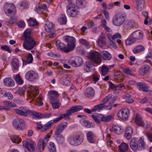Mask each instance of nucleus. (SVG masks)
Returning a JSON list of instances; mask_svg holds the SVG:
<instances>
[{"label":"nucleus","instance_id":"nucleus-44","mask_svg":"<svg viewBox=\"0 0 152 152\" xmlns=\"http://www.w3.org/2000/svg\"><path fill=\"white\" fill-rule=\"evenodd\" d=\"M48 149L50 152H56V146L54 143L52 142H49Z\"/></svg>","mask_w":152,"mask_h":152},{"label":"nucleus","instance_id":"nucleus-16","mask_svg":"<svg viewBox=\"0 0 152 152\" xmlns=\"http://www.w3.org/2000/svg\"><path fill=\"white\" fill-rule=\"evenodd\" d=\"M68 63L74 67H78L83 64L82 58L78 56H75L73 60H69Z\"/></svg>","mask_w":152,"mask_h":152},{"label":"nucleus","instance_id":"nucleus-20","mask_svg":"<svg viewBox=\"0 0 152 152\" xmlns=\"http://www.w3.org/2000/svg\"><path fill=\"white\" fill-rule=\"evenodd\" d=\"M56 45L58 49H60L65 53H67L70 52V51H67L68 47H66L65 44L61 42L59 40H58L56 41Z\"/></svg>","mask_w":152,"mask_h":152},{"label":"nucleus","instance_id":"nucleus-23","mask_svg":"<svg viewBox=\"0 0 152 152\" xmlns=\"http://www.w3.org/2000/svg\"><path fill=\"white\" fill-rule=\"evenodd\" d=\"M55 137L57 143L59 145H62L64 142V138L60 133L55 132Z\"/></svg>","mask_w":152,"mask_h":152},{"label":"nucleus","instance_id":"nucleus-52","mask_svg":"<svg viewBox=\"0 0 152 152\" xmlns=\"http://www.w3.org/2000/svg\"><path fill=\"white\" fill-rule=\"evenodd\" d=\"M79 42L81 45H84L87 49H88L90 47L89 44L86 40L81 39H79Z\"/></svg>","mask_w":152,"mask_h":152},{"label":"nucleus","instance_id":"nucleus-55","mask_svg":"<svg viewBox=\"0 0 152 152\" xmlns=\"http://www.w3.org/2000/svg\"><path fill=\"white\" fill-rule=\"evenodd\" d=\"M112 96V94H110L104 98L101 101V103L103 104H105L108 102Z\"/></svg>","mask_w":152,"mask_h":152},{"label":"nucleus","instance_id":"nucleus-18","mask_svg":"<svg viewBox=\"0 0 152 152\" xmlns=\"http://www.w3.org/2000/svg\"><path fill=\"white\" fill-rule=\"evenodd\" d=\"M150 71V67L147 65H143L140 68L138 73L140 75L144 76L147 74Z\"/></svg>","mask_w":152,"mask_h":152},{"label":"nucleus","instance_id":"nucleus-51","mask_svg":"<svg viewBox=\"0 0 152 152\" xmlns=\"http://www.w3.org/2000/svg\"><path fill=\"white\" fill-rule=\"evenodd\" d=\"M14 79L20 85L22 84L23 83V81L21 79L19 74H17L14 77Z\"/></svg>","mask_w":152,"mask_h":152},{"label":"nucleus","instance_id":"nucleus-28","mask_svg":"<svg viewBox=\"0 0 152 152\" xmlns=\"http://www.w3.org/2000/svg\"><path fill=\"white\" fill-rule=\"evenodd\" d=\"M100 56L104 60H110L112 58V55L107 51L104 50L100 53Z\"/></svg>","mask_w":152,"mask_h":152},{"label":"nucleus","instance_id":"nucleus-2","mask_svg":"<svg viewBox=\"0 0 152 152\" xmlns=\"http://www.w3.org/2000/svg\"><path fill=\"white\" fill-rule=\"evenodd\" d=\"M31 30L30 28L27 29L24 32L22 39L24 40L23 46L27 50L32 49L36 45V43L30 36Z\"/></svg>","mask_w":152,"mask_h":152},{"label":"nucleus","instance_id":"nucleus-33","mask_svg":"<svg viewBox=\"0 0 152 152\" xmlns=\"http://www.w3.org/2000/svg\"><path fill=\"white\" fill-rule=\"evenodd\" d=\"M80 122L82 125L87 128L93 127L95 126L94 123L93 122L90 123L89 121L86 120L85 119H81Z\"/></svg>","mask_w":152,"mask_h":152},{"label":"nucleus","instance_id":"nucleus-42","mask_svg":"<svg viewBox=\"0 0 152 152\" xmlns=\"http://www.w3.org/2000/svg\"><path fill=\"white\" fill-rule=\"evenodd\" d=\"M58 22L60 24H65L67 22L65 15L64 14L60 15L58 19Z\"/></svg>","mask_w":152,"mask_h":152},{"label":"nucleus","instance_id":"nucleus-32","mask_svg":"<svg viewBox=\"0 0 152 152\" xmlns=\"http://www.w3.org/2000/svg\"><path fill=\"white\" fill-rule=\"evenodd\" d=\"M133 129L131 127H126L124 136L126 139L129 140L131 138L133 134Z\"/></svg>","mask_w":152,"mask_h":152},{"label":"nucleus","instance_id":"nucleus-27","mask_svg":"<svg viewBox=\"0 0 152 152\" xmlns=\"http://www.w3.org/2000/svg\"><path fill=\"white\" fill-rule=\"evenodd\" d=\"M94 62L90 61H88L86 62L84 65L85 66L84 69L87 72H90L94 70Z\"/></svg>","mask_w":152,"mask_h":152},{"label":"nucleus","instance_id":"nucleus-21","mask_svg":"<svg viewBox=\"0 0 152 152\" xmlns=\"http://www.w3.org/2000/svg\"><path fill=\"white\" fill-rule=\"evenodd\" d=\"M68 123L64 122L61 123L56 127L55 132L61 134L68 126Z\"/></svg>","mask_w":152,"mask_h":152},{"label":"nucleus","instance_id":"nucleus-45","mask_svg":"<svg viewBox=\"0 0 152 152\" xmlns=\"http://www.w3.org/2000/svg\"><path fill=\"white\" fill-rule=\"evenodd\" d=\"M75 5L73 3H69L66 7V12L67 14L69 13L71 11L77 8Z\"/></svg>","mask_w":152,"mask_h":152},{"label":"nucleus","instance_id":"nucleus-39","mask_svg":"<svg viewBox=\"0 0 152 152\" xmlns=\"http://www.w3.org/2000/svg\"><path fill=\"white\" fill-rule=\"evenodd\" d=\"M138 87L144 91H148L149 86L145 83L141 82H137L136 84Z\"/></svg>","mask_w":152,"mask_h":152},{"label":"nucleus","instance_id":"nucleus-41","mask_svg":"<svg viewBox=\"0 0 152 152\" xmlns=\"http://www.w3.org/2000/svg\"><path fill=\"white\" fill-rule=\"evenodd\" d=\"M11 63L14 69L17 70L19 68V62L18 58H13Z\"/></svg>","mask_w":152,"mask_h":152},{"label":"nucleus","instance_id":"nucleus-62","mask_svg":"<svg viewBox=\"0 0 152 152\" xmlns=\"http://www.w3.org/2000/svg\"><path fill=\"white\" fill-rule=\"evenodd\" d=\"M47 55L48 56L54 57L59 58L61 56V55L59 54H56L53 52H50L48 53Z\"/></svg>","mask_w":152,"mask_h":152},{"label":"nucleus","instance_id":"nucleus-47","mask_svg":"<svg viewBox=\"0 0 152 152\" xmlns=\"http://www.w3.org/2000/svg\"><path fill=\"white\" fill-rule=\"evenodd\" d=\"M119 147L121 152H125L128 150V145L126 143L123 142L119 145Z\"/></svg>","mask_w":152,"mask_h":152},{"label":"nucleus","instance_id":"nucleus-56","mask_svg":"<svg viewBox=\"0 0 152 152\" xmlns=\"http://www.w3.org/2000/svg\"><path fill=\"white\" fill-rule=\"evenodd\" d=\"M50 103L52 104L53 109H58L59 108L61 105V104L58 101L56 102H51Z\"/></svg>","mask_w":152,"mask_h":152},{"label":"nucleus","instance_id":"nucleus-10","mask_svg":"<svg viewBox=\"0 0 152 152\" xmlns=\"http://www.w3.org/2000/svg\"><path fill=\"white\" fill-rule=\"evenodd\" d=\"M23 147H25L29 151L34 152L35 151V148L36 144L35 142L31 140H26L22 142Z\"/></svg>","mask_w":152,"mask_h":152},{"label":"nucleus","instance_id":"nucleus-4","mask_svg":"<svg viewBox=\"0 0 152 152\" xmlns=\"http://www.w3.org/2000/svg\"><path fill=\"white\" fill-rule=\"evenodd\" d=\"M84 140L83 136L78 134L70 136L68 138L69 143L73 146H77L81 144Z\"/></svg>","mask_w":152,"mask_h":152},{"label":"nucleus","instance_id":"nucleus-29","mask_svg":"<svg viewBox=\"0 0 152 152\" xmlns=\"http://www.w3.org/2000/svg\"><path fill=\"white\" fill-rule=\"evenodd\" d=\"M4 85L8 87H12L14 86L15 82L10 77H7L4 80Z\"/></svg>","mask_w":152,"mask_h":152},{"label":"nucleus","instance_id":"nucleus-14","mask_svg":"<svg viewBox=\"0 0 152 152\" xmlns=\"http://www.w3.org/2000/svg\"><path fill=\"white\" fill-rule=\"evenodd\" d=\"M13 127L16 129L20 130L25 125L24 121L19 118L15 119L12 121Z\"/></svg>","mask_w":152,"mask_h":152},{"label":"nucleus","instance_id":"nucleus-34","mask_svg":"<svg viewBox=\"0 0 152 152\" xmlns=\"http://www.w3.org/2000/svg\"><path fill=\"white\" fill-rule=\"evenodd\" d=\"M138 141L135 138L132 139L130 143V146L131 148L134 151H137Z\"/></svg>","mask_w":152,"mask_h":152},{"label":"nucleus","instance_id":"nucleus-3","mask_svg":"<svg viewBox=\"0 0 152 152\" xmlns=\"http://www.w3.org/2000/svg\"><path fill=\"white\" fill-rule=\"evenodd\" d=\"M14 111L17 114L24 117H27L29 115H34L38 119L42 118V114L33 110H29L24 107H21L19 109H15Z\"/></svg>","mask_w":152,"mask_h":152},{"label":"nucleus","instance_id":"nucleus-30","mask_svg":"<svg viewBox=\"0 0 152 152\" xmlns=\"http://www.w3.org/2000/svg\"><path fill=\"white\" fill-rule=\"evenodd\" d=\"M113 131L118 134H122L123 131L122 127L118 124H113L112 126Z\"/></svg>","mask_w":152,"mask_h":152},{"label":"nucleus","instance_id":"nucleus-36","mask_svg":"<svg viewBox=\"0 0 152 152\" xmlns=\"http://www.w3.org/2000/svg\"><path fill=\"white\" fill-rule=\"evenodd\" d=\"M94 94V90L91 87L88 88L84 92L85 95L87 97L93 96Z\"/></svg>","mask_w":152,"mask_h":152},{"label":"nucleus","instance_id":"nucleus-13","mask_svg":"<svg viewBox=\"0 0 152 152\" xmlns=\"http://www.w3.org/2000/svg\"><path fill=\"white\" fill-rule=\"evenodd\" d=\"M38 94V90L35 87H32L28 90L27 92V96L28 98L31 99L30 102H31V101H33Z\"/></svg>","mask_w":152,"mask_h":152},{"label":"nucleus","instance_id":"nucleus-43","mask_svg":"<svg viewBox=\"0 0 152 152\" xmlns=\"http://www.w3.org/2000/svg\"><path fill=\"white\" fill-rule=\"evenodd\" d=\"M134 22L131 20L126 21L125 22L124 26L126 29H130L134 27Z\"/></svg>","mask_w":152,"mask_h":152},{"label":"nucleus","instance_id":"nucleus-8","mask_svg":"<svg viewBox=\"0 0 152 152\" xmlns=\"http://www.w3.org/2000/svg\"><path fill=\"white\" fill-rule=\"evenodd\" d=\"M92 117L99 124L101 123V121L103 122H108L111 121L112 118L111 115H108L104 116V115L99 114L96 115H92Z\"/></svg>","mask_w":152,"mask_h":152},{"label":"nucleus","instance_id":"nucleus-9","mask_svg":"<svg viewBox=\"0 0 152 152\" xmlns=\"http://www.w3.org/2000/svg\"><path fill=\"white\" fill-rule=\"evenodd\" d=\"M88 57L90 59L92 60L93 62L97 64H100L102 62L100 53L94 51L90 52Z\"/></svg>","mask_w":152,"mask_h":152},{"label":"nucleus","instance_id":"nucleus-48","mask_svg":"<svg viewBox=\"0 0 152 152\" xmlns=\"http://www.w3.org/2000/svg\"><path fill=\"white\" fill-rule=\"evenodd\" d=\"M26 61L22 59V61L23 62V64H26V62H27V64H30L32 62V61L33 60V58L32 57V54L31 53H29L27 57Z\"/></svg>","mask_w":152,"mask_h":152},{"label":"nucleus","instance_id":"nucleus-40","mask_svg":"<svg viewBox=\"0 0 152 152\" xmlns=\"http://www.w3.org/2000/svg\"><path fill=\"white\" fill-rule=\"evenodd\" d=\"M136 41L131 34L129 37L126 40L125 43L126 45H129L135 43Z\"/></svg>","mask_w":152,"mask_h":152},{"label":"nucleus","instance_id":"nucleus-22","mask_svg":"<svg viewBox=\"0 0 152 152\" xmlns=\"http://www.w3.org/2000/svg\"><path fill=\"white\" fill-rule=\"evenodd\" d=\"M86 136L87 140L89 143H94L95 142L96 137L93 132H88L86 134Z\"/></svg>","mask_w":152,"mask_h":152},{"label":"nucleus","instance_id":"nucleus-54","mask_svg":"<svg viewBox=\"0 0 152 152\" xmlns=\"http://www.w3.org/2000/svg\"><path fill=\"white\" fill-rule=\"evenodd\" d=\"M76 2L78 5L81 8L85 7L87 4L85 0H77Z\"/></svg>","mask_w":152,"mask_h":152},{"label":"nucleus","instance_id":"nucleus-1","mask_svg":"<svg viewBox=\"0 0 152 152\" xmlns=\"http://www.w3.org/2000/svg\"><path fill=\"white\" fill-rule=\"evenodd\" d=\"M83 109V107L81 105H77L72 107L70 109L67 111L66 113L60 114L59 117L50 120L45 124L42 128V131H45L50 128L53 123H56L63 118L71 115L72 113L76 112Z\"/></svg>","mask_w":152,"mask_h":152},{"label":"nucleus","instance_id":"nucleus-25","mask_svg":"<svg viewBox=\"0 0 152 152\" xmlns=\"http://www.w3.org/2000/svg\"><path fill=\"white\" fill-rule=\"evenodd\" d=\"M136 40L141 39L143 36V32L140 30H137L131 34Z\"/></svg>","mask_w":152,"mask_h":152},{"label":"nucleus","instance_id":"nucleus-31","mask_svg":"<svg viewBox=\"0 0 152 152\" xmlns=\"http://www.w3.org/2000/svg\"><path fill=\"white\" fill-rule=\"evenodd\" d=\"M45 28L48 32H53L54 30L53 23L49 21L46 22L45 26Z\"/></svg>","mask_w":152,"mask_h":152},{"label":"nucleus","instance_id":"nucleus-57","mask_svg":"<svg viewBox=\"0 0 152 152\" xmlns=\"http://www.w3.org/2000/svg\"><path fill=\"white\" fill-rule=\"evenodd\" d=\"M109 70V68L105 66H102V75L103 76L106 75Z\"/></svg>","mask_w":152,"mask_h":152},{"label":"nucleus","instance_id":"nucleus-37","mask_svg":"<svg viewBox=\"0 0 152 152\" xmlns=\"http://www.w3.org/2000/svg\"><path fill=\"white\" fill-rule=\"evenodd\" d=\"M136 124L138 125L143 127L144 122L141 116L139 114H137L135 118Z\"/></svg>","mask_w":152,"mask_h":152},{"label":"nucleus","instance_id":"nucleus-6","mask_svg":"<svg viewBox=\"0 0 152 152\" xmlns=\"http://www.w3.org/2000/svg\"><path fill=\"white\" fill-rule=\"evenodd\" d=\"M50 136V135H47L44 138L39 139L37 148L39 152H42L44 151Z\"/></svg>","mask_w":152,"mask_h":152},{"label":"nucleus","instance_id":"nucleus-26","mask_svg":"<svg viewBox=\"0 0 152 152\" xmlns=\"http://www.w3.org/2000/svg\"><path fill=\"white\" fill-rule=\"evenodd\" d=\"M145 146V142L144 141V138L142 137H141L138 141L137 150L141 151L144 149Z\"/></svg>","mask_w":152,"mask_h":152},{"label":"nucleus","instance_id":"nucleus-5","mask_svg":"<svg viewBox=\"0 0 152 152\" xmlns=\"http://www.w3.org/2000/svg\"><path fill=\"white\" fill-rule=\"evenodd\" d=\"M4 11L5 14L9 17L15 15L16 13L15 7L12 3H6L4 6Z\"/></svg>","mask_w":152,"mask_h":152},{"label":"nucleus","instance_id":"nucleus-63","mask_svg":"<svg viewBox=\"0 0 152 152\" xmlns=\"http://www.w3.org/2000/svg\"><path fill=\"white\" fill-rule=\"evenodd\" d=\"M1 49L4 51H7L9 53H10L11 52L9 47L7 45H5L1 46Z\"/></svg>","mask_w":152,"mask_h":152},{"label":"nucleus","instance_id":"nucleus-49","mask_svg":"<svg viewBox=\"0 0 152 152\" xmlns=\"http://www.w3.org/2000/svg\"><path fill=\"white\" fill-rule=\"evenodd\" d=\"M103 104L101 103V104H97L94 106L92 108V111L93 112H95L97 111H100L103 110Z\"/></svg>","mask_w":152,"mask_h":152},{"label":"nucleus","instance_id":"nucleus-58","mask_svg":"<svg viewBox=\"0 0 152 152\" xmlns=\"http://www.w3.org/2000/svg\"><path fill=\"white\" fill-rule=\"evenodd\" d=\"M3 104L4 105L9 107H15L17 106L15 103L10 101H4Z\"/></svg>","mask_w":152,"mask_h":152},{"label":"nucleus","instance_id":"nucleus-59","mask_svg":"<svg viewBox=\"0 0 152 152\" xmlns=\"http://www.w3.org/2000/svg\"><path fill=\"white\" fill-rule=\"evenodd\" d=\"M78 14V12L77 10V8L71 11V12H69V13H68L67 15L72 17H75Z\"/></svg>","mask_w":152,"mask_h":152},{"label":"nucleus","instance_id":"nucleus-38","mask_svg":"<svg viewBox=\"0 0 152 152\" xmlns=\"http://www.w3.org/2000/svg\"><path fill=\"white\" fill-rule=\"evenodd\" d=\"M145 50V48L143 46L141 45H138L134 48L132 50L133 53L134 54L143 51Z\"/></svg>","mask_w":152,"mask_h":152},{"label":"nucleus","instance_id":"nucleus-60","mask_svg":"<svg viewBox=\"0 0 152 152\" xmlns=\"http://www.w3.org/2000/svg\"><path fill=\"white\" fill-rule=\"evenodd\" d=\"M142 15L145 17V18L144 20V23L145 25L148 24V21L147 19L148 18V13L146 11H143L142 12Z\"/></svg>","mask_w":152,"mask_h":152},{"label":"nucleus","instance_id":"nucleus-64","mask_svg":"<svg viewBox=\"0 0 152 152\" xmlns=\"http://www.w3.org/2000/svg\"><path fill=\"white\" fill-rule=\"evenodd\" d=\"M77 52L80 54H81L82 55H85L86 52L84 49H82L81 48L79 47L77 48Z\"/></svg>","mask_w":152,"mask_h":152},{"label":"nucleus","instance_id":"nucleus-46","mask_svg":"<svg viewBox=\"0 0 152 152\" xmlns=\"http://www.w3.org/2000/svg\"><path fill=\"white\" fill-rule=\"evenodd\" d=\"M131 96L130 94H127L123 95V98L125 100L127 103L131 104L133 103L134 102L133 99L131 98Z\"/></svg>","mask_w":152,"mask_h":152},{"label":"nucleus","instance_id":"nucleus-35","mask_svg":"<svg viewBox=\"0 0 152 152\" xmlns=\"http://www.w3.org/2000/svg\"><path fill=\"white\" fill-rule=\"evenodd\" d=\"M135 1L136 2L137 10L141 11L144 9V0H137Z\"/></svg>","mask_w":152,"mask_h":152},{"label":"nucleus","instance_id":"nucleus-24","mask_svg":"<svg viewBox=\"0 0 152 152\" xmlns=\"http://www.w3.org/2000/svg\"><path fill=\"white\" fill-rule=\"evenodd\" d=\"M106 43V39L102 33L99 36L98 40V45L101 47H103Z\"/></svg>","mask_w":152,"mask_h":152},{"label":"nucleus","instance_id":"nucleus-12","mask_svg":"<svg viewBox=\"0 0 152 152\" xmlns=\"http://www.w3.org/2000/svg\"><path fill=\"white\" fill-rule=\"evenodd\" d=\"M25 78L29 81L32 82L38 79L39 76L38 74L36 72L30 70L26 73Z\"/></svg>","mask_w":152,"mask_h":152},{"label":"nucleus","instance_id":"nucleus-53","mask_svg":"<svg viewBox=\"0 0 152 152\" xmlns=\"http://www.w3.org/2000/svg\"><path fill=\"white\" fill-rule=\"evenodd\" d=\"M28 24L31 26H34L37 25L38 23L35 19H34L31 18H30L28 20Z\"/></svg>","mask_w":152,"mask_h":152},{"label":"nucleus","instance_id":"nucleus-7","mask_svg":"<svg viewBox=\"0 0 152 152\" xmlns=\"http://www.w3.org/2000/svg\"><path fill=\"white\" fill-rule=\"evenodd\" d=\"M63 39L67 43V51H71L74 50L75 46L76 40L75 38L66 35L63 37Z\"/></svg>","mask_w":152,"mask_h":152},{"label":"nucleus","instance_id":"nucleus-61","mask_svg":"<svg viewBox=\"0 0 152 152\" xmlns=\"http://www.w3.org/2000/svg\"><path fill=\"white\" fill-rule=\"evenodd\" d=\"M10 17V18L9 20V23L10 24H12L16 22V18L15 15H12Z\"/></svg>","mask_w":152,"mask_h":152},{"label":"nucleus","instance_id":"nucleus-50","mask_svg":"<svg viewBox=\"0 0 152 152\" xmlns=\"http://www.w3.org/2000/svg\"><path fill=\"white\" fill-rule=\"evenodd\" d=\"M10 139L12 142L16 143H19L21 141V140L18 136L13 135L10 136Z\"/></svg>","mask_w":152,"mask_h":152},{"label":"nucleus","instance_id":"nucleus-11","mask_svg":"<svg viewBox=\"0 0 152 152\" xmlns=\"http://www.w3.org/2000/svg\"><path fill=\"white\" fill-rule=\"evenodd\" d=\"M125 20L124 17L122 15L118 14L114 16L112 19L113 24L116 26H120Z\"/></svg>","mask_w":152,"mask_h":152},{"label":"nucleus","instance_id":"nucleus-19","mask_svg":"<svg viewBox=\"0 0 152 152\" xmlns=\"http://www.w3.org/2000/svg\"><path fill=\"white\" fill-rule=\"evenodd\" d=\"M48 96L50 99V102L56 101L59 96L58 92L54 90H51L48 93Z\"/></svg>","mask_w":152,"mask_h":152},{"label":"nucleus","instance_id":"nucleus-15","mask_svg":"<svg viewBox=\"0 0 152 152\" xmlns=\"http://www.w3.org/2000/svg\"><path fill=\"white\" fill-rule=\"evenodd\" d=\"M117 115L121 119L126 120L129 115V111L127 108H124L118 111Z\"/></svg>","mask_w":152,"mask_h":152},{"label":"nucleus","instance_id":"nucleus-17","mask_svg":"<svg viewBox=\"0 0 152 152\" xmlns=\"http://www.w3.org/2000/svg\"><path fill=\"white\" fill-rule=\"evenodd\" d=\"M71 77L69 75H66L62 76L59 78V82L61 84L66 86H68L70 84Z\"/></svg>","mask_w":152,"mask_h":152}]
</instances>
